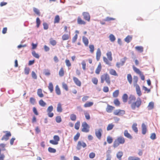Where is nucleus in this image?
Returning a JSON list of instances; mask_svg holds the SVG:
<instances>
[{"label": "nucleus", "instance_id": "obj_1", "mask_svg": "<svg viewBox=\"0 0 160 160\" xmlns=\"http://www.w3.org/2000/svg\"><path fill=\"white\" fill-rule=\"evenodd\" d=\"M136 100V97L133 95H130L128 98V104L130 105L131 109L135 110L139 108L142 104V100L140 98H138Z\"/></svg>", "mask_w": 160, "mask_h": 160}, {"label": "nucleus", "instance_id": "obj_2", "mask_svg": "<svg viewBox=\"0 0 160 160\" xmlns=\"http://www.w3.org/2000/svg\"><path fill=\"white\" fill-rule=\"evenodd\" d=\"M106 55L107 58L105 57H103V61L106 64L111 66L112 64L110 62L112 60V52L111 51H108L106 53Z\"/></svg>", "mask_w": 160, "mask_h": 160}, {"label": "nucleus", "instance_id": "obj_3", "mask_svg": "<svg viewBox=\"0 0 160 160\" xmlns=\"http://www.w3.org/2000/svg\"><path fill=\"white\" fill-rule=\"evenodd\" d=\"M125 142V139L123 137H119L114 141L113 143V147L114 148H116L120 144H123Z\"/></svg>", "mask_w": 160, "mask_h": 160}, {"label": "nucleus", "instance_id": "obj_4", "mask_svg": "<svg viewBox=\"0 0 160 160\" xmlns=\"http://www.w3.org/2000/svg\"><path fill=\"white\" fill-rule=\"evenodd\" d=\"M138 78L137 76H134L133 78V83L134 86L135 87L137 93L139 97L140 96L142 93L141 92L140 88L139 86L137 84L138 82Z\"/></svg>", "mask_w": 160, "mask_h": 160}, {"label": "nucleus", "instance_id": "obj_5", "mask_svg": "<svg viewBox=\"0 0 160 160\" xmlns=\"http://www.w3.org/2000/svg\"><path fill=\"white\" fill-rule=\"evenodd\" d=\"M100 79L101 83H103L104 81H105L108 85H110V76L108 73H106L102 75L100 77Z\"/></svg>", "mask_w": 160, "mask_h": 160}, {"label": "nucleus", "instance_id": "obj_6", "mask_svg": "<svg viewBox=\"0 0 160 160\" xmlns=\"http://www.w3.org/2000/svg\"><path fill=\"white\" fill-rule=\"evenodd\" d=\"M82 126L81 131L82 132L87 133L89 131L90 126L86 122H84L82 123Z\"/></svg>", "mask_w": 160, "mask_h": 160}, {"label": "nucleus", "instance_id": "obj_7", "mask_svg": "<svg viewBox=\"0 0 160 160\" xmlns=\"http://www.w3.org/2000/svg\"><path fill=\"white\" fill-rule=\"evenodd\" d=\"M132 68L134 71L137 73L141 77V79L144 80L145 79V77L144 75L142 73V72L138 68L134 66H133Z\"/></svg>", "mask_w": 160, "mask_h": 160}, {"label": "nucleus", "instance_id": "obj_8", "mask_svg": "<svg viewBox=\"0 0 160 160\" xmlns=\"http://www.w3.org/2000/svg\"><path fill=\"white\" fill-rule=\"evenodd\" d=\"M54 140H51L49 141L51 144L53 145H57L60 140V138L58 135H55L53 137Z\"/></svg>", "mask_w": 160, "mask_h": 160}, {"label": "nucleus", "instance_id": "obj_9", "mask_svg": "<svg viewBox=\"0 0 160 160\" xmlns=\"http://www.w3.org/2000/svg\"><path fill=\"white\" fill-rule=\"evenodd\" d=\"M87 147L86 143L82 141H79L77 143V149L78 150H80L82 147L83 148Z\"/></svg>", "mask_w": 160, "mask_h": 160}, {"label": "nucleus", "instance_id": "obj_10", "mask_svg": "<svg viewBox=\"0 0 160 160\" xmlns=\"http://www.w3.org/2000/svg\"><path fill=\"white\" fill-rule=\"evenodd\" d=\"M4 132L6 133V134L2 138L1 140L7 141L9 139V137L11 136V133L10 132L7 131H4Z\"/></svg>", "mask_w": 160, "mask_h": 160}, {"label": "nucleus", "instance_id": "obj_11", "mask_svg": "<svg viewBox=\"0 0 160 160\" xmlns=\"http://www.w3.org/2000/svg\"><path fill=\"white\" fill-rule=\"evenodd\" d=\"M53 107L51 105L48 107L47 108V111L48 112V115L49 117L52 118L53 117L54 114L53 113L51 112L53 111Z\"/></svg>", "mask_w": 160, "mask_h": 160}, {"label": "nucleus", "instance_id": "obj_12", "mask_svg": "<svg viewBox=\"0 0 160 160\" xmlns=\"http://www.w3.org/2000/svg\"><path fill=\"white\" fill-rule=\"evenodd\" d=\"M125 114V111L120 109H117L114 111L113 114L115 115L122 116Z\"/></svg>", "mask_w": 160, "mask_h": 160}, {"label": "nucleus", "instance_id": "obj_13", "mask_svg": "<svg viewBox=\"0 0 160 160\" xmlns=\"http://www.w3.org/2000/svg\"><path fill=\"white\" fill-rule=\"evenodd\" d=\"M102 132V130L101 128H100L95 131V135L97 137L99 140L101 139V138Z\"/></svg>", "mask_w": 160, "mask_h": 160}, {"label": "nucleus", "instance_id": "obj_14", "mask_svg": "<svg viewBox=\"0 0 160 160\" xmlns=\"http://www.w3.org/2000/svg\"><path fill=\"white\" fill-rule=\"evenodd\" d=\"M82 15L84 19L88 22L90 21V16L89 13L87 12H84L82 13Z\"/></svg>", "mask_w": 160, "mask_h": 160}, {"label": "nucleus", "instance_id": "obj_15", "mask_svg": "<svg viewBox=\"0 0 160 160\" xmlns=\"http://www.w3.org/2000/svg\"><path fill=\"white\" fill-rule=\"evenodd\" d=\"M126 58H124L123 59L121 60L120 62H117L116 64V66L118 68H119L121 66H123L126 61Z\"/></svg>", "mask_w": 160, "mask_h": 160}, {"label": "nucleus", "instance_id": "obj_16", "mask_svg": "<svg viewBox=\"0 0 160 160\" xmlns=\"http://www.w3.org/2000/svg\"><path fill=\"white\" fill-rule=\"evenodd\" d=\"M124 135L125 137L129 139H131L132 138V136L128 132L127 130H124Z\"/></svg>", "mask_w": 160, "mask_h": 160}, {"label": "nucleus", "instance_id": "obj_17", "mask_svg": "<svg viewBox=\"0 0 160 160\" xmlns=\"http://www.w3.org/2000/svg\"><path fill=\"white\" fill-rule=\"evenodd\" d=\"M70 38V32H69L68 34H65L62 35V39L63 41L69 39Z\"/></svg>", "mask_w": 160, "mask_h": 160}, {"label": "nucleus", "instance_id": "obj_18", "mask_svg": "<svg viewBox=\"0 0 160 160\" xmlns=\"http://www.w3.org/2000/svg\"><path fill=\"white\" fill-rule=\"evenodd\" d=\"M73 80L75 84L79 87H80L81 85V83L80 81L76 77H73Z\"/></svg>", "mask_w": 160, "mask_h": 160}, {"label": "nucleus", "instance_id": "obj_19", "mask_svg": "<svg viewBox=\"0 0 160 160\" xmlns=\"http://www.w3.org/2000/svg\"><path fill=\"white\" fill-rule=\"evenodd\" d=\"M102 68V65L100 63H99L95 70V73L97 74H99L100 72L101 71Z\"/></svg>", "mask_w": 160, "mask_h": 160}, {"label": "nucleus", "instance_id": "obj_20", "mask_svg": "<svg viewBox=\"0 0 160 160\" xmlns=\"http://www.w3.org/2000/svg\"><path fill=\"white\" fill-rule=\"evenodd\" d=\"M77 23L80 25H85L86 22L83 20L80 17H78L77 19Z\"/></svg>", "mask_w": 160, "mask_h": 160}, {"label": "nucleus", "instance_id": "obj_21", "mask_svg": "<svg viewBox=\"0 0 160 160\" xmlns=\"http://www.w3.org/2000/svg\"><path fill=\"white\" fill-rule=\"evenodd\" d=\"M96 58L97 61H99L101 56V53L100 49L98 48L96 52Z\"/></svg>", "mask_w": 160, "mask_h": 160}, {"label": "nucleus", "instance_id": "obj_22", "mask_svg": "<svg viewBox=\"0 0 160 160\" xmlns=\"http://www.w3.org/2000/svg\"><path fill=\"white\" fill-rule=\"evenodd\" d=\"M115 108V107L112 106L108 105L106 108V111L108 112H111Z\"/></svg>", "mask_w": 160, "mask_h": 160}, {"label": "nucleus", "instance_id": "obj_23", "mask_svg": "<svg viewBox=\"0 0 160 160\" xmlns=\"http://www.w3.org/2000/svg\"><path fill=\"white\" fill-rule=\"evenodd\" d=\"M142 133L144 135L145 134L147 131V128L146 125L143 123L142 125Z\"/></svg>", "mask_w": 160, "mask_h": 160}, {"label": "nucleus", "instance_id": "obj_24", "mask_svg": "<svg viewBox=\"0 0 160 160\" xmlns=\"http://www.w3.org/2000/svg\"><path fill=\"white\" fill-rule=\"evenodd\" d=\"M137 124L136 123H134L133 124L132 128V130L135 132L136 133H138V128L137 127Z\"/></svg>", "mask_w": 160, "mask_h": 160}, {"label": "nucleus", "instance_id": "obj_25", "mask_svg": "<svg viewBox=\"0 0 160 160\" xmlns=\"http://www.w3.org/2000/svg\"><path fill=\"white\" fill-rule=\"evenodd\" d=\"M109 73L112 75L116 76H118V74L116 71L113 69H110L109 70Z\"/></svg>", "mask_w": 160, "mask_h": 160}, {"label": "nucleus", "instance_id": "obj_26", "mask_svg": "<svg viewBox=\"0 0 160 160\" xmlns=\"http://www.w3.org/2000/svg\"><path fill=\"white\" fill-rule=\"evenodd\" d=\"M82 42L86 46H88L89 43L88 40L87 38L83 36L82 38Z\"/></svg>", "mask_w": 160, "mask_h": 160}, {"label": "nucleus", "instance_id": "obj_27", "mask_svg": "<svg viewBox=\"0 0 160 160\" xmlns=\"http://www.w3.org/2000/svg\"><path fill=\"white\" fill-rule=\"evenodd\" d=\"M93 102H87L85 103L83 106L84 108H88L92 106L93 105Z\"/></svg>", "mask_w": 160, "mask_h": 160}, {"label": "nucleus", "instance_id": "obj_28", "mask_svg": "<svg viewBox=\"0 0 160 160\" xmlns=\"http://www.w3.org/2000/svg\"><path fill=\"white\" fill-rule=\"evenodd\" d=\"M122 98L123 102H126L128 101V95L126 93L123 94L122 96Z\"/></svg>", "mask_w": 160, "mask_h": 160}, {"label": "nucleus", "instance_id": "obj_29", "mask_svg": "<svg viewBox=\"0 0 160 160\" xmlns=\"http://www.w3.org/2000/svg\"><path fill=\"white\" fill-rule=\"evenodd\" d=\"M127 78L129 83L131 84L132 83V77L130 74H128Z\"/></svg>", "mask_w": 160, "mask_h": 160}, {"label": "nucleus", "instance_id": "obj_30", "mask_svg": "<svg viewBox=\"0 0 160 160\" xmlns=\"http://www.w3.org/2000/svg\"><path fill=\"white\" fill-rule=\"evenodd\" d=\"M70 118L71 121H75L77 119V116L74 114H72L70 115Z\"/></svg>", "mask_w": 160, "mask_h": 160}, {"label": "nucleus", "instance_id": "obj_31", "mask_svg": "<svg viewBox=\"0 0 160 160\" xmlns=\"http://www.w3.org/2000/svg\"><path fill=\"white\" fill-rule=\"evenodd\" d=\"M37 93L38 96L40 98H42L44 96V95L42 93V90L41 88L38 89Z\"/></svg>", "mask_w": 160, "mask_h": 160}, {"label": "nucleus", "instance_id": "obj_32", "mask_svg": "<svg viewBox=\"0 0 160 160\" xmlns=\"http://www.w3.org/2000/svg\"><path fill=\"white\" fill-rule=\"evenodd\" d=\"M135 49L140 52H142L143 51V48L141 46H138L135 47Z\"/></svg>", "mask_w": 160, "mask_h": 160}, {"label": "nucleus", "instance_id": "obj_33", "mask_svg": "<svg viewBox=\"0 0 160 160\" xmlns=\"http://www.w3.org/2000/svg\"><path fill=\"white\" fill-rule=\"evenodd\" d=\"M132 39V36L128 35L124 39L125 41L128 43H129Z\"/></svg>", "mask_w": 160, "mask_h": 160}, {"label": "nucleus", "instance_id": "obj_34", "mask_svg": "<svg viewBox=\"0 0 160 160\" xmlns=\"http://www.w3.org/2000/svg\"><path fill=\"white\" fill-rule=\"evenodd\" d=\"M80 125V122L79 121H78L75 123L74 125L75 128L77 130L79 129Z\"/></svg>", "mask_w": 160, "mask_h": 160}, {"label": "nucleus", "instance_id": "obj_35", "mask_svg": "<svg viewBox=\"0 0 160 160\" xmlns=\"http://www.w3.org/2000/svg\"><path fill=\"white\" fill-rule=\"evenodd\" d=\"M114 125L112 123L109 124L107 126V131H109L112 129Z\"/></svg>", "mask_w": 160, "mask_h": 160}, {"label": "nucleus", "instance_id": "obj_36", "mask_svg": "<svg viewBox=\"0 0 160 160\" xmlns=\"http://www.w3.org/2000/svg\"><path fill=\"white\" fill-rule=\"evenodd\" d=\"M57 111L59 112H61L62 111V105L60 103H58V104Z\"/></svg>", "mask_w": 160, "mask_h": 160}, {"label": "nucleus", "instance_id": "obj_37", "mask_svg": "<svg viewBox=\"0 0 160 160\" xmlns=\"http://www.w3.org/2000/svg\"><path fill=\"white\" fill-rule=\"evenodd\" d=\"M128 160H141L140 158L138 157L130 156L128 158Z\"/></svg>", "mask_w": 160, "mask_h": 160}, {"label": "nucleus", "instance_id": "obj_38", "mask_svg": "<svg viewBox=\"0 0 160 160\" xmlns=\"http://www.w3.org/2000/svg\"><path fill=\"white\" fill-rule=\"evenodd\" d=\"M119 94V90H117L115 91L112 93L113 97L114 98H116L118 96Z\"/></svg>", "mask_w": 160, "mask_h": 160}, {"label": "nucleus", "instance_id": "obj_39", "mask_svg": "<svg viewBox=\"0 0 160 160\" xmlns=\"http://www.w3.org/2000/svg\"><path fill=\"white\" fill-rule=\"evenodd\" d=\"M60 17L58 15H57L55 17L54 20V23H58L60 21Z\"/></svg>", "mask_w": 160, "mask_h": 160}, {"label": "nucleus", "instance_id": "obj_40", "mask_svg": "<svg viewBox=\"0 0 160 160\" xmlns=\"http://www.w3.org/2000/svg\"><path fill=\"white\" fill-rule=\"evenodd\" d=\"M55 92L57 94L60 95L61 94V91L58 86L57 85L55 87Z\"/></svg>", "mask_w": 160, "mask_h": 160}, {"label": "nucleus", "instance_id": "obj_41", "mask_svg": "<svg viewBox=\"0 0 160 160\" xmlns=\"http://www.w3.org/2000/svg\"><path fill=\"white\" fill-rule=\"evenodd\" d=\"M123 154V152H119L117 154V157L119 160H120Z\"/></svg>", "mask_w": 160, "mask_h": 160}, {"label": "nucleus", "instance_id": "obj_42", "mask_svg": "<svg viewBox=\"0 0 160 160\" xmlns=\"http://www.w3.org/2000/svg\"><path fill=\"white\" fill-rule=\"evenodd\" d=\"M48 89L51 92H52L53 90V85L52 82H50L48 86Z\"/></svg>", "mask_w": 160, "mask_h": 160}, {"label": "nucleus", "instance_id": "obj_43", "mask_svg": "<svg viewBox=\"0 0 160 160\" xmlns=\"http://www.w3.org/2000/svg\"><path fill=\"white\" fill-rule=\"evenodd\" d=\"M148 110L152 109L154 108V103L152 102H149L148 106Z\"/></svg>", "mask_w": 160, "mask_h": 160}, {"label": "nucleus", "instance_id": "obj_44", "mask_svg": "<svg viewBox=\"0 0 160 160\" xmlns=\"http://www.w3.org/2000/svg\"><path fill=\"white\" fill-rule=\"evenodd\" d=\"M39 104L41 106L44 107H45L46 103L42 99H41L39 101Z\"/></svg>", "mask_w": 160, "mask_h": 160}, {"label": "nucleus", "instance_id": "obj_45", "mask_svg": "<svg viewBox=\"0 0 160 160\" xmlns=\"http://www.w3.org/2000/svg\"><path fill=\"white\" fill-rule=\"evenodd\" d=\"M59 75L60 77L63 76L64 75V71L63 68H61L59 72Z\"/></svg>", "mask_w": 160, "mask_h": 160}, {"label": "nucleus", "instance_id": "obj_46", "mask_svg": "<svg viewBox=\"0 0 160 160\" xmlns=\"http://www.w3.org/2000/svg\"><path fill=\"white\" fill-rule=\"evenodd\" d=\"M113 102L114 104L115 105V106H120V101L117 99H115L114 101Z\"/></svg>", "mask_w": 160, "mask_h": 160}, {"label": "nucleus", "instance_id": "obj_47", "mask_svg": "<svg viewBox=\"0 0 160 160\" xmlns=\"http://www.w3.org/2000/svg\"><path fill=\"white\" fill-rule=\"evenodd\" d=\"M32 56L35 58L38 59L39 58V54L36 53L35 51H33L32 52Z\"/></svg>", "mask_w": 160, "mask_h": 160}, {"label": "nucleus", "instance_id": "obj_48", "mask_svg": "<svg viewBox=\"0 0 160 160\" xmlns=\"http://www.w3.org/2000/svg\"><path fill=\"white\" fill-rule=\"evenodd\" d=\"M84 114L87 120H89L90 119V117L89 114L88 112H84Z\"/></svg>", "mask_w": 160, "mask_h": 160}, {"label": "nucleus", "instance_id": "obj_49", "mask_svg": "<svg viewBox=\"0 0 160 160\" xmlns=\"http://www.w3.org/2000/svg\"><path fill=\"white\" fill-rule=\"evenodd\" d=\"M80 136V133L78 132L74 137V140L75 141H76L79 138Z\"/></svg>", "mask_w": 160, "mask_h": 160}, {"label": "nucleus", "instance_id": "obj_50", "mask_svg": "<svg viewBox=\"0 0 160 160\" xmlns=\"http://www.w3.org/2000/svg\"><path fill=\"white\" fill-rule=\"evenodd\" d=\"M92 81L94 84L97 85L98 83V79L96 78H92Z\"/></svg>", "mask_w": 160, "mask_h": 160}, {"label": "nucleus", "instance_id": "obj_51", "mask_svg": "<svg viewBox=\"0 0 160 160\" xmlns=\"http://www.w3.org/2000/svg\"><path fill=\"white\" fill-rule=\"evenodd\" d=\"M90 49V51L91 53H93L94 52V45H90L89 46Z\"/></svg>", "mask_w": 160, "mask_h": 160}, {"label": "nucleus", "instance_id": "obj_52", "mask_svg": "<svg viewBox=\"0 0 160 160\" xmlns=\"http://www.w3.org/2000/svg\"><path fill=\"white\" fill-rule=\"evenodd\" d=\"M109 39L112 42L115 41L116 38L115 36L113 34H111L109 36Z\"/></svg>", "mask_w": 160, "mask_h": 160}, {"label": "nucleus", "instance_id": "obj_53", "mask_svg": "<svg viewBox=\"0 0 160 160\" xmlns=\"http://www.w3.org/2000/svg\"><path fill=\"white\" fill-rule=\"evenodd\" d=\"M30 68L28 67L25 68L24 70V74L26 75L29 74L30 71Z\"/></svg>", "mask_w": 160, "mask_h": 160}, {"label": "nucleus", "instance_id": "obj_54", "mask_svg": "<svg viewBox=\"0 0 160 160\" xmlns=\"http://www.w3.org/2000/svg\"><path fill=\"white\" fill-rule=\"evenodd\" d=\"M48 150L51 153H55L56 152V150L55 149L51 147L48 148Z\"/></svg>", "mask_w": 160, "mask_h": 160}, {"label": "nucleus", "instance_id": "obj_55", "mask_svg": "<svg viewBox=\"0 0 160 160\" xmlns=\"http://www.w3.org/2000/svg\"><path fill=\"white\" fill-rule=\"evenodd\" d=\"M107 141L108 143L110 144L112 142L113 139L110 136H108L107 138Z\"/></svg>", "mask_w": 160, "mask_h": 160}, {"label": "nucleus", "instance_id": "obj_56", "mask_svg": "<svg viewBox=\"0 0 160 160\" xmlns=\"http://www.w3.org/2000/svg\"><path fill=\"white\" fill-rule=\"evenodd\" d=\"M36 22L37 24L36 26L37 28H38L41 23L40 20L39 18H37Z\"/></svg>", "mask_w": 160, "mask_h": 160}, {"label": "nucleus", "instance_id": "obj_57", "mask_svg": "<svg viewBox=\"0 0 160 160\" xmlns=\"http://www.w3.org/2000/svg\"><path fill=\"white\" fill-rule=\"evenodd\" d=\"M34 12L38 16H40V12L37 8H34L33 9Z\"/></svg>", "mask_w": 160, "mask_h": 160}, {"label": "nucleus", "instance_id": "obj_58", "mask_svg": "<svg viewBox=\"0 0 160 160\" xmlns=\"http://www.w3.org/2000/svg\"><path fill=\"white\" fill-rule=\"evenodd\" d=\"M65 63L66 64V66L68 67H70L71 66V62H70V61L68 59H66L65 61Z\"/></svg>", "mask_w": 160, "mask_h": 160}, {"label": "nucleus", "instance_id": "obj_59", "mask_svg": "<svg viewBox=\"0 0 160 160\" xmlns=\"http://www.w3.org/2000/svg\"><path fill=\"white\" fill-rule=\"evenodd\" d=\"M30 102L31 103L32 105H34L36 103V100L35 99L32 97L30 98Z\"/></svg>", "mask_w": 160, "mask_h": 160}, {"label": "nucleus", "instance_id": "obj_60", "mask_svg": "<svg viewBox=\"0 0 160 160\" xmlns=\"http://www.w3.org/2000/svg\"><path fill=\"white\" fill-rule=\"evenodd\" d=\"M50 43L52 46H55L56 45L57 42L55 40L51 39L50 40Z\"/></svg>", "mask_w": 160, "mask_h": 160}, {"label": "nucleus", "instance_id": "obj_61", "mask_svg": "<svg viewBox=\"0 0 160 160\" xmlns=\"http://www.w3.org/2000/svg\"><path fill=\"white\" fill-rule=\"evenodd\" d=\"M82 68L84 70H85L86 69V63L84 61H83L82 62Z\"/></svg>", "mask_w": 160, "mask_h": 160}, {"label": "nucleus", "instance_id": "obj_62", "mask_svg": "<svg viewBox=\"0 0 160 160\" xmlns=\"http://www.w3.org/2000/svg\"><path fill=\"white\" fill-rule=\"evenodd\" d=\"M89 156L90 158L92 159L95 157V154L94 152H92L90 153Z\"/></svg>", "mask_w": 160, "mask_h": 160}, {"label": "nucleus", "instance_id": "obj_63", "mask_svg": "<svg viewBox=\"0 0 160 160\" xmlns=\"http://www.w3.org/2000/svg\"><path fill=\"white\" fill-rule=\"evenodd\" d=\"M78 36L77 34H76L73 37L72 39V42L73 43H74L76 42L78 38Z\"/></svg>", "mask_w": 160, "mask_h": 160}, {"label": "nucleus", "instance_id": "obj_64", "mask_svg": "<svg viewBox=\"0 0 160 160\" xmlns=\"http://www.w3.org/2000/svg\"><path fill=\"white\" fill-rule=\"evenodd\" d=\"M56 122L58 123H60L62 121V119L60 116H57L56 118Z\"/></svg>", "mask_w": 160, "mask_h": 160}]
</instances>
